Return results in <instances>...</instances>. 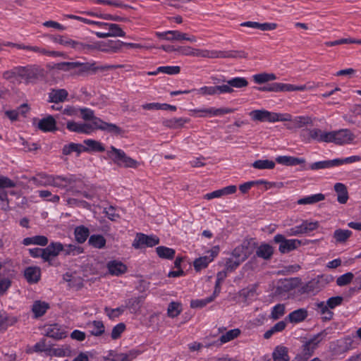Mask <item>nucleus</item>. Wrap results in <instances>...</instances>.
Returning a JSON list of instances; mask_svg holds the SVG:
<instances>
[{"label": "nucleus", "instance_id": "obj_1", "mask_svg": "<svg viewBox=\"0 0 361 361\" xmlns=\"http://www.w3.org/2000/svg\"><path fill=\"white\" fill-rule=\"evenodd\" d=\"M44 77V68L38 66H16L3 73V78L13 85L34 84Z\"/></svg>", "mask_w": 361, "mask_h": 361}, {"label": "nucleus", "instance_id": "obj_2", "mask_svg": "<svg viewBox=\"0 0 361 361\" xmlns=\"http://www.w3.org/2000/svg\"><path fill=\"white\" fill-rule=\"evenodd\" d=\"M51 69H56L65 72L75 71L78 75H82L84 73L89 71L96 72L99 68L96 66L95 62L92 63H82L79 61L75 62H61L54 63L51 66H49Z\"/></svg>", "mask_w": 361, "mask_h": 361}, {"label": "nucleus", "instance_id": "obj_3", "mask_svg": "<svg viewBox=\"0 0 361 361\" xmlns=\"http://www.w3.org/2000/svg\"><path fill=\"white\" fill-rule=\"evenodd\" d=\"M177 51H179L180 54L183 56L208 59L226 58L231 56L228 52L223 51L195 49L189 46L179 47L177 48Z\"/></svg>", "mask_w": 361, "mask_h": 361}, {"label": "nucleus", "instance_id": "obj_4", "mask_svg": "<svg viewBox=\"0 0 361 361\" xmlns=\"http://www.w3.org/2000/svg\"><path fill=\"white\" fill-rule=\"evenodd\" d=\"M106 154L109 159L120 167L137 169L140 165V162L128 157L124 151L114 146L110 147Z\"/></svg>", "mask_w": 361, "mask_h": 361}, {"label": "nucleus", "instance_id": "obj_5", "mask_svg": "<svg viewBox=\"0 0 361 361\" xmlns=\"http://www.w3.org/2000/svg\"><path fill=\"white\" fill-rule=\"evenodd\" d=\"M252 119L260 122L274 123L290 120V114L271 112L265 109L253 110L250 113Z\"/></svg>", "mask_w": 361, "mask_h": 361}, {"label": "nucleus", "instance_id": "obj_6", "mask_svg": "<svg viewBox=\"0 0 361 361\" xmlns=\"http://www.w3.org/2000/svg\"><path fill=\"white\" fill-rule=\"evenodd\" d=\"M94 23H101V25H97L98 27L103 29L104 32H95V35L99 38L125 37L126 32L121 29L119 25L115 23H108L100 21H94Z\"/></svg>", "mask_w": 361, "mask_h": 361}, {"label": "nucleus", "instance_id": "obj_7", "mask_svg": "<svg viewBox=\"0 0 361 361\" xmlns=\"http://www.w3.org/2000/svg\"><path fill=\"white\" fill-rule=\"evenodd\" d=\"M81 181L74 175L54 176L53 186L59 188H66L67 192H76L75 188Z\"/></svg>", "mask_w": 361, "mask_h": 361}, {"label": "nucleus", "instance_id": "obj_8", "mask_svg": "<svg viewBox=\"0 0 361 361\" xmlns=\"http://www.w3.org/2000/svg\"><path fill=\"white\" fill-rule=\"evenodd\" d=\"M155 35L159 39L169 42H181L183 40L193 43L197 42V37L195 36L190 35L179 30H168L162 32H157Z\"/></svg>", "mask_w": 361, "mask_h": 361}, {"label": "nucleus", "instance_id": "obj_9", "mask_svg": "<svg viewBox=\"0 0 361 361\" xmlns=\"http://www.w3.org/2000/svg\"><path fill=\"white\" fill-rule=\"evenodd\" d=\"M233 111L232 109L227 107H221V108H215V107H209V108H202V109H195L190 110L191 115L197 117L202 118H212L215 116H222L225 114H231Z\"/></svg>", "mask_w": 361, "mask_h": 361}, {"label": "nucleus", "instance_id": "obj_10", "mask_svg": "<svg viewBox=\"0 0 361 361\" xmlns=\"http://www.w3.org/2000/svg\"><path fill=\"white\" fill-rule=\"evenodd\" d=\"M274 240L279 244V250L281 253H288L297 249L301 245V241L298 239H286L282 234L274 236Z\"/></svg>", "mask_w": 361, "mask_h": 361}, {"label": "nucleus", "instance_id": "obj_11", "mask_svg": "<svg viewBox=\"0 0 361 361\" xmlns=\"http://www.w3.org/2000/svg\"><path fill=\"white\" fill-rule=\"evenodd\" d=\"M354 139V134L348 129L331 131L330 142L336 145L348 144L353 142Z\"/></svg>", "mask_w": 361, "mask_h": 361}, {"label": "nucleus", "instance_id": "obj_12", "mask_svg": "<svg viewBox=\"0 0 361 361\" xmlns=\"http://www.w3.org/2000/svg\"><path fill=\"white\" fill-rule=\"evenodd\" d=\"M123 44V42L119 40L94 41V51L116 53L121 49Z\"/></svg>", "mask_w": 361, "mask_h": 361}, {"label": "nucleus", "instance_id": "obj_13", "mask_svg": "<svg viewBox=\"0 0 361 361\" xmlns=\"http://www.w3.org/2000/svg\"><path fill=\"white\" fill-rule=\"evenodd\" d=\"M159 239L156 236L138 233L133 242V246L136 249H139L145 246L153 247L159 244Z\"/></svg>", "mask_w": 361, "mask_h": 361}, {"label": "nucleus", "instance_id": "obj_14", "mask_svg": "<svg viewBox=\"0 0 361 361\" xmlns=\"http://www.w3.org/2000/svg\"><path fill=\"white\" fill-rule=\"evenodd\" d=\"M219 253V247H214L212 250L207 251V255L196 259L193 262V266L197 271L206 268L212 262Z\"/></svg>", "mask_w": 361, "mask_h": 361}, {"label": "nucleus", "instance_id": "obj_15", "mask_svg": "<svg viewBox=\"0 0 361 361\" xmlns=\"http://www.w3.org/2000/svg\"><path fill=\"white\" fill-rule=\"evenodd\" d=\"M307 140H314L318 142H330L331 131H325L314 128L307 130Z\"/></svg>", "mask_w": 361, "mask_h": 361}, {"label": "nucleus", "instance_id": "obj_16", "mask_svg": "<svg viewBox=\"0 0 361 361\" xmlns=\"http://www.w3.org/2000/svg\"><path fill=\"white\" fill-rule=\"evenodd\" d=\"M218 333L221 334L218 341L222 345L237 338L241 331L238 328L227 331L226 327L220 326L218 328Z\"/></svg>", "mask_w": 361, "mask_h": 361}, {"label": "nucleus", "instance_id": "obj_17", "mask_svg": "<svg viewBox=\"0 0 361 361\" xmlns=\"http://www.w3.org/2000/svg\"><path fill=\"white\" fill-rule=\"evenodd\" d=\"M63 250V246L60 243H51L46 248L43 249L44 260L49 262L54 257H56L61 251Z\"/></svg>", "mask_w": 361, "mask_h": 361}, {"label": "nucleus", "instance_id": "obj_18", "mask_svg": "<svg viewBox=\"0 0 361 361\" xmlns=\"http://www.w3.org/2000/svg\"><path fill=\"white\" fill-rule=\"evenodd\" d=\"M288 121L290 123L286 125V128L289 130L301 128L302 127L312 124V119L310 116H300L293 118L292 116L290 115V120Z\"/></svg>", "mask_w": 361, "mask_h": 361}, {"label": "nucleus", "instance_id": "obj_19", "mask_svg": "<svg viewBox=\"0 0 361 361\" xmlns=\"http://www.w3.org/2000/svg\"><path fill=\"white\" fill-rule=\"evenodd\" d=\"M237 188L235 185H228L219 190H214L212 192L207 193L204 195V199L209 200L214 198H220L236 192Z\"/></svg>", "mask_w": 361, "mask_h": 361}, {"label": "nucleus", "instance_id": "obj_20", "mask_svg": "<svg viewBox=\"0 0 361 361\" xmlns=\"http://www.w3.org/2000/svg\"><path fill=\"white\" fill-rule=\"evenodd\" d=\"M14 187H16L14 181L7 177L0 176V200L4 202L3 207L8 206L7 193L4 189Z\"/></svg>", "mask_w": 361, "mask_h": 361}, {"label": "nucleus", "instance_id": "obj_21", "mask_svg": "<svg viewBox=\"0 0 361 361\" xmlns=\"http://www.w3.org/2000/svg\"><path fill=\"white\" fill-rule=\"evenodd\" d=\"M190 122V119L188 118H171L164 119L162 121V125L169 129H179L183 128L185 123Z\"/></svg>", "mask_w": 361, "mask_h": 361}, {"label": "nucleus", "instance_id": "obj_22", "mask_svg": "<svg viewBox=\"0 0 361 361\" xmlns=\"http://www.w3.org/2000/svg\"><path fill=\"white\" fill-rule=\"evenodd\" d=\"M106 267L110 274L117 276L125 274L128 269L125 264L117 260L109 262Z\"/></svg>", "mask_w": 361, "mask_h": 361}, {"label": "nucleus", "instance_id": "obj_23", "mask_svg": "<svg viewBox=\"0 0 361 361\" xmlns=\"http://www.w3.org/2000/svg\"><path fill=\"white\" fill-rule=\"evenodd\" d=\"M85 327L92 336H100L105 332V326L102 321L90 322Z\"/></svg>", "mask_w": 361, "mask_h": 361}, {"label": "nucleus", "instance_id": "obj_24", "mask_svg": "<svg viewBox=\"0 0 361 361\" xmlns=\"http://www.w3.org/2000/svg\"><path fill=\"white\" fill-rule=\"evenodd\" d=\"M46 336L56 340L66 337V332L58 324H51L46 329Z\"/></svg>", "mask_w": 361, "mask_h": 361}, {"label": "nucleus", "instance_id": "obj_25", "mask_svg": "<svg viewBox=\"0 0 361 361\" xmlns=\"http://www.w3.org/2000/svg\"><path fill=\"white\" fill-rule=\"evenodd\" d=\"M272 359L273 361H289L288 348L282 345L276 346L272 352Z\"/></svg>", "mask_w": 361, "mask_h": 361}, {"label": "nucleus", "instance_id": "obj_26", "mask_svg": "<svg viewBox=\"0 0 361 361\" xmlns=\"http://www.w3.org/2000/svg\"><path fill=\"white\" fill-rule=\"evenodd\" d=\"M307 310L305 308H300L291 312L286 318L290 323L296 324L303 322L307 317Z\"/></svg>", "mask_w": 361, "mask_h": 361}, {"label": "nucleus", "instance_id": "obj_27", "mask_svg": "<svg viewBox=\"0 0 361 361\" xmlns=\"http://www.w3.org/2000/svg\"><path fill=\"white\" fill-rule=\"evenodd\" d=\"M319 336V334L314 336L303 345L302 353L305 357H309L312 356L318 343L320 342Z\"/></svg>", "mask_w": 361, "mask_h": 361}, {"label": "nucleus", "instance_id": "obj_28", "mask_svg": "<svg viewBox=\"0 0 361 361\" xmlns=\"http://www.w3.org/2000/svg\"><path fill=\"white\" fill-rule=\"evenodd\" d=\"M142 302V297H135L128 299L123 307L125 310L128 309L131 314H136L140 312Z\"/></svg>", "mask_w": 361, "mask_h": 361}, {"label": "nucleus", "instance_id": "obj_29", "mask_svg": "<svg viewBox=\"0 0 361 361\" xmlns=\"http://www.w3.org/2000/svg\"><path fill=\"white\" fill-rule=\"evenodd\" d=\"M56 121L51 116L41 119L38 123V128L44 132H51L56 129Z\"/></svg>", "mask_w": 361, "mask_h": 361}, {"label": "nucleus", "instance_id": "obj_30", "mask_svg": "<svg viewBox=\"0 0 361 361\" xmlns=\"http://www.w3.org/2000/svg\"><path fill=\"white\" fill-rule=\"evenodd\" d=\"M140 352L137 350H130L127 353H120L111 354V361H132L138 355Z\"/></svg>", "mask_w": 361, "mask_h": 361}, {"label": "nucleus", "instance_id": "obj_31", "mask_svg": "<svg viewBox=\"0 0 361 361\" xmlns=\"http://www.w3.org/2000/svg\"><path fill=\"white\" fill-rule=\"evenodd\" d=\"M35 184L38 186H53L54 176L46 173H39L30 179Z\"/></svg>", "mask_w": 361, "mask_h": 361}, {"label": "nucleus", "instance_id": "obj_32", "mask_svg": "<svg viewBox=\"0 0 361 361\" xmlns=\"http://www.w3.org/2000/svg\"><path fill=\"white\" fill-rule=\"evenodd\" d=\"M276 161L285 166H296L304 164L305 159L290 156H279L276 158Z\"/></svg>", "mask_w": 361, "mask_h": 361}, {"label": "nucleus", "instance_id": "obj_33", "mask_svg": "<svg viewBox=\"0 0 361 361\" xmlns=\"http://www.w3.org/2000/svg\"><path fill=\"white\" fill-rule=\"evenodd\" d=\"M40 269L37 267H29L25 269L24 276L30 283H37L40 279Z\"/></svg>", "mask_w": 361, "mask_h": 361}, {"label": "nucleus", "instance_id": "obj_34", "mask_svg": "<svg viewBox=\"0 0 361 361\" xmlns=\"http://www.w3.org/2000/svg\"><path fill=\"white\" fill-rule=\"evenodd\" d=\"M97 122L94 123L97 126H98L99 130H105L109 133H112L116 135L121 134L123 130L122 129L117 126L116 124L114 123H109L103 121L100 118L99 120H96Z\"/></svg>", "mask_w": 361, "mask_h": 361}, {"label": "nucleus", "instance_id": "obj_35", "mask_svg": "<svg viewBox=\"0 0 361 361\" xmlns=\"http://www.w3.org/2000/svg\"><path fill=\"white\" fill-rule=\"evenodd\" d=\"M68 94L65 89L52 90L49 94V101L54 103L62 102L66 99Z\"/></svg>", "mask_w": 361, "mask_h": 361}, {"label": "nucleus", "instance_id": "obj_36", "mask_svg": "<svg viewBox=\"0 0 361 361\" xmlns=\"http://www.w3.org/2000/svg\"><path fill=\"white\" fill-rule=\"evenodd\" d=\"M334 190L337 193L338 202L341 204H345L348 199V194L346 186L341 183H337L334 185Z\"/></svg>", "mask_w": 361, "mask_h": 361}, {"label": "nucleus", "instance_id": "obj_37", "mask_svg": "<svg viewBox=\"0 0 361 361\" xmlns=\"http://www.w3.org/2000/svg\"><path fill=\"white\" fill-rule=\"evenodd\" d=\"M324 199V195L322 193H317L300 198L297 201V203L298 204H313L321 202Z\"/></svg>", "mask_w": 361, "mask_h": 361}, {"label": "nucleus", "instance_id": "obj_38", "mask_svg": "<svg viewBox=\"0 0 361 361\" xmlns=\"http://www.w3.org/2000/svg\"><path fill=\"white\" fill-rule=\"evenodd\" d=\"M84 144L86 145L85 147L84 146V149H86V150H82V152H104L105 150L102 144L95 140H85Z\"/></svg>", "mask_w": 361, "mask_h": 361}, {"label": "nucleus", "instance_id": "obj_39", "mask_svg": "<svg viewBox=\"0 0 361 361\" xmlns=\"http://www.w3.org/2000/svg\"><path fill=\"white\" fill-rule=\"evenodd\" d=\"M94 41H79L75 47V51L80 53H91L94 51Z\"/></svg>", "mask_w": 361, "mask_h": 361}, {"label": "nucleus", "instance_id": "obj_40", "mask_svg": "<svg viewBox=\"0 0 361 361\" xmlns=\"http://www.w3.org/2000/svg\"><path fill=\"white\" fill-rule=\"evenodd\" d=\"M49 308V305L47 302L37 300L34 302L32 310L35 317H39L44 315Z\"/></svg>", "mask_w": 361, "mask_h": 361}, {"label": "nucleus", "instance_id": "obj_41", "mask_svg": "<svg viewBox=\"0 0 361 361\" xmlns=\"http://www.w3.org/2000/svg\"><path fill=\"white\" fill-rule=\"evenodd\" d=\"M337 166L336 165V159H332V160H324V161H319L314 163H312L310 166V169L311 170H319V169H330L332 167Z\"/></svg>", "mask_w": 361, "mask_h": 361}, {"label": "nucleus", "instance_id": "obj_42", "mask_svg": "<svg viewBox=\"0 0 361 361\" xmlns=\"http://www.w3.org/2000/svg\"><path fill=\"white\" fill-rule=\"evenodd\" d=\"M352 235V231L350 230L336 229L334 233V238L336 243H343Z\"/></svg>", "mask_w": 361, "mask_h": 361}, {"label": "nucleus", "instance_id": "obj_43", "mask_svg": "<svg viewBox=\"0 0 361 361\" xmlns=\"http://www.w3.org/2000/svg\"><path fill=\"white\" fill-rule=\"evenodd\" d=\"M82 150H86V149H84V146H82L81 144L71 142L63 146L62 149V153L64 155H69L72 152H75L79 155L82 152Z\"/></svg>", "mask_w": 361, "mask_h": 361}, {"label": "nucleus", "instance_id": "obj_44", "mask_svg": "<svg viewBox=\"0 0 361 361\" xmlns=\"http://www.w3.org/2000/svg\"><path fill=\"white\" fill-rule=\"evenodd\" d=\"M74 234L76 241L79 243H83L89 236L90 231L87 228L80 226L75 228Z\"/></svg>", "mask_w": 361, "mask_h": 361}, {"label": "nucleus", "instance_id": "obj_45", "mask_svg": "<svg viewBox=\"0 0 361 361\" xmlns=\"http://www.w3.org/2000/svg\"><path fill=\"white\" fill-rule=\"evenodd\" d=\"M253 80L257 84H262L269 81L275 80L277 78L274 73H261L252 76Z\"/></svg>", "mask_w": 361, "mask_h": 361}, {"label": "nucleus", "instance_id": "obj_46", "mask_svg": "<svg viewBox=\"0 0 361 361\" xmlns=\"http://www.w3.org/2000/svg\"><path fill=\"white\" fill-rule=\"evenodd\" d=\"M250 27L258 29L262 31L274 30L277 27V24L274 23H259L257 22L250 21Z\"/></svg>", "mask_w": 361, "mask_h": 361}, {"label": "nucleus", "instance_id": "obj_47", "mask_svg": "<svg viewBox=\"0 0 361 361\" xmlns=\"http://www.w3.org/2000/svg\"><path fill=\"white\" fill-rule=\"evenodd\" d=\"M71 353L68 347H61L56 348H48L47 355L49 356L55 357H66L68 356Z\"/></svg>", "mask_w": 361, "mask_h": 361}, {"label": "nucleus", "instance_id": "obj_48", "mask_svg": "<svg viewBox=\"0 0 361 361\" xmlns=\"http://www.w3.org/2000/svg\"><path fill=\"white\" fill-rule=\"evenodd\" d=\"M252 166L257 169H272L275 166V162L269 159H259L255 161Z\"/></svg>", "mask_w": 361, "mask_h": 361}, {"label": "nucleus", "instance_id": "obj_49", "mask_svg": "<svg viewBox=\"0 0 361 361\" xmlns=\"http://www.w3.org/2000/svg\"><path fill=\"white\" fill-rule=\"evenodd\" d=\"M159 257L164 259H172L175 255V250L164 246H159L156 248Z\"/></svg>", "mask_w": 361, "mask_h": 361}, {"label": "nucleus", "instance_id": "obj_50", "mask_svg": "<svg viewBox=\"0 0 361 361\" xmlns=\"http://www.w3.org/2000/svg\"><path fill=\"white\" fill-rule=\"evenodd\" d=\"M286 312V307L284 304H277L272 307L270 318L276 320L284 315Z\"/></svg>", "mask_w": 361, "mask_h": 361}, {"label": "nucleus", "instance_id": "obj_51", "mask_svg": "<svg viewBox=\"0 0 361 361\" xmlns=\"http://www.w3.org/2000/svg\"><path fill=\"white\" fill-rule=\"evenodd\" d=\"M89 243L96 248H102L105 246L106 240L101 235H92L89 238Z\"/></svg>", "mask_w": 361, "mask_h": 361}, {"label": "nucleus", "instance_id": "obj_52", "mask_svg": "<svg viewBox=\"0 0 361 361\" xmlns=\"http://www.w3.org/2000/svg\"><path fill=\"white\" fill-rule=\"evenodd\" d=\"M272 254V247L269 245H262L257 250V255L265 259L270 258Z\"/></svg>", "mask_w": 361, "mask_h": 361}, {"label": "nucleus", "instance_id": "obj_53", "mask_svg": "<svg viewBox=\"0 0 361 361\" xmlns=\"http://www.w3.org/2000/svg\"><path fill=\"white\" fill-rule=\"evenodd\" d=\"M243 257L244 256H240L239 259H238L231 256L226 259L225 269L228 271H232L243 261Z\"/></svg>", "mask_w": 361, "mask_h": 361}, {"label": "nucleus", "instance_id": "obj_54", "mask_svg": "<svg viewBox=\"0 0 361 361\" xmlns=\"http://www.w3.org/2000/svg\"><path fill=\"white\" fill-rule=\"evenodd\" d=\"M99 118H94L91 123H80V133L85 134H90L94 130L99 129L98 126L94 124Z\"/></svg>", "mask_w": 361, "mask_h": 361}, {"label": "nucleus", "instance_id": "obj_55", "mask_svg": "<svg viewBox=\"0 0 361 361\" xmlns=\"http://www.w3.org/2000/svg\"><path fill=\"white\" fill-rule=\"evenodd\" d=\"M181 305L179 302H171L169 303L167 312L170 317H177L181 312Z\"/></svg>", "mask_w": 361, "mask_h": 361}, {"label": "nucleus", "instance_id": "obj_56", "mask_svg": "<svg viewBox=\"0 0 361 361\" xmlns=\"http://www.w3.org/2000/svg\"><path fill=\"white\" fill-rule=\"evenodd\" d=\"M29 51L47 56H61L59 52L55 51H48L44 48L39 47L37 46H30Z\"/></svg>", "mask_w": 361, "mask_h": 361}, {"label": "nucleus", "instance_id": "obj_57", "mask_svg": "<svg viewBox=\"0 0 361 361\" xmlns=\"http://www.w3.org/2000/svg\"><path fill=\"white\" fill-rule=\"evenodd\" d=\"M338 343L343 348V352L348 351L355 347V341L351 336H346L343 339L338 341Z\"/></svg>", "mask_w": 361, "mask_h": 361}, {"label": "nucleus", "instance_id": "obj_58", "mask_svg": "<svg viewBox=\"0 0 361 361\" xmlns=\"http://www.w3.org/2000/svg\"><path fill=\"white\" fill-rule=\"evenodd\" d=\"M354 274L351 272H347L336 279V284L338 286H344L349 284L353 279Z\"/></svg>", "mask_w": 361, "mask_h": 361}, {"label": "nucleus", "instance_id": "obj_59", "mask_svg": "<svg viewBox=\"0 0 361 361\" xmlns=\"http://www.w3.org/2000/svg\"><path fill=\"white\" fill-rule=\"evenodd\" d=\"M39 196L41 198L46 199L51 202L56 203L59 202L60 200V197L57 195H52L49 190H43L38 191Z\"/></svg>", "mask_w": 361, "mask_h": 361}, {"label": "nucleus", "instance_id": "obj_60", "mask_svg": "<svg viewBox=\"0 0 361 361\" xmlns=\"http://www.w3.org/2000/svg\"><path fill=\"white\" fill-rule=\"evenodd\" d=\"M197 94L202 96L214 95L216 94L215 86H204L199 89L193 90Z\"/></svg>", "mask_w": 361, "mask_h": 361}, {"label": "nucleus", "instance_id": "obj_61", "mask_svg": "<svg viewBox=\"0 0 361 361\" xmlns=\"http://www.w3.org/2000/svg\"><path fill=\"white\" fill-rule=\"evenodd\" d=\"M158 71H160V73L168 74V75H176L180 73V66H159V67H158Z\"/></svg>", "mask_w": 361, "mask_h": 361}, {"label": "nucleus", "instance_id": "obj_62", "mask_svg": "<svg viewBox=\"0 0 361 361\" xmlns=\"http://www.w3.org/2000/svg\"><path fill=\"white\" fill-rule=\"evenodd\" d=\"M126 330V325L123 323H119L117 325H116L111 334V337L114 340H116L118 338H120L121 335Z\"/></svg>", "mask_w": 361, "mask_h": 361}, {"label": "nucleus", "instance_id": "obj_63", "mask_svg": "<svg viewBox=\"0 0 361 361\" xmlns=\"http://www.w3.org/2000/svg\"><path fill=\"white\" fill-rule=\"evenodd\" d=\"M214 300V297H208L201 300H194L190 302V306L192 308H201L206 306Z\"/></svg>", "mask_w": 361, "mask_h": 361}, {"label": "nucleus", "instance_id": "obj_64", "mask_svg": "<svg viewBox=\"0 0 361 361\" xmlns=\"http://www.w3.org/2000/svg\"><path fill=\"white\" fill-rule=\"evenodd\" d=\"M16 322V319L13 317H10L5 313L0 314V326H7L13 325Z\"/></svg>", "mask_w": 361, "mask_h": 361}]
</instances>
